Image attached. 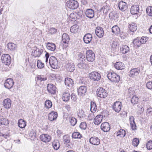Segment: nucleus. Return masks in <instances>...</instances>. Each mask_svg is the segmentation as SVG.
Returning a JSON list of instances; mask_svg holds the SVG:
<instances>
[{"label": "nucleus", "instance_id": "61", "mask_svg": "<svg viewBox=\"0 0 152 152\" xmlns=\"http://www.w3.org/2000/svg\"><path fill=\"white\" fill-rule=\"evenodd\" d=\"M71 99L74 102L77 99V97L74 94H72L71 95Z\"/></svg>", "mask_w": 152, "mask_h": 152}, {"label": "nucleus", "instance_id": "18", "mask_svg": "<svg viewBox=\"0 0 152 152\" xmlns=\"http://www.w3.org/2000/svg\"><path fill=\"white\" fill-rule=\"evenodd\" d=\"M112 32L116 35H120L121 36V34L120 28L117 25H115L111 28Z\"/></svg>", "mask_w": 152, "mask_h": 152}, {"label": "nucleus", "instance_id": "43", "mask_svg": "<svg viewBox=\"0 0 152 152\" xmlns=\"http://www.w3.org/2000/svg\"><path fill=\"white\" fill-rule=\"evenodd\" d=\"M72 137L73 138H80L82 136L79 132H75L72 133Z\"/></svg>", "mask_w": 152, "mask_h": 152}, {"label": "nucleus", "instance_id": "12", "mask_svg": "<svg viewBox=\"0 0 152 152\" xmlns=\"http://www.w3.org/2000/svg\"><path fill=\"white\" fill-rule=\"evenodd\" d=\"M140 72V69L138 68H134L132 69L129 72V76L132 77L137 76Z\"/></svg>", "mask_w": 152, "mask_h": 152}, {"label": "nucleus", "instance_id": "35", "mask_svg": "<svg viewBox=\"0 0 152 152\" xmlns=\"http://www.w3.org/2000/svg\"><path fill=\"white\" fill-rule=\"evenodd\" d=\"M79 26L75 24L72 26L70 28V31L71 32L73 33L77 32L79 31Z\"/></svg>", "mask_w": 152, "mask_h": 152}, {"label": "nucleus", "instance_id": "30", "mask_svg": "<svg viewBox=\"0 0 152 152\" xmlns=\"http://www.w3.org/2000/svg\"><path fill=\"white\" fill-rule=\"evenodd\" d=\"M47 48L49 50L53 51L56 49L55 45L53 43L48 42L46 44Z\"/></svg>", "mask_w": 152, "mask_h": 152}, {"label": "nucleus", "instance_id": "51", "mask_svg": "<svg viewBox=\"0 0 152 152\" xmlns=\"http://www.w3.org/2000/svg\"><path fill=\"white\" fill-rule=\"evenodd\" d=\"M78 58L79 60L82 61H85L86 59L85 56L82 53H80L78 55Z\"/></svg>", "mask_w": 152, "mask_h": 152}, {"label": "nucleus", "instance_id": "24", "mask_svg": "<svg viewBox=\"0 0 152 152\" xmlns=\"http://www.w3.org/2000/svg\"><path fill=\"white\" fill-rule=\"evenodd\" d=\"M103 116L101 115H97L94 118V123L96 125H98L102 121Z\"/></svg>", "mask_w": 152, "mask_h": 152}, {"label": "nucleus", "instance_id": "60", "mask_svg": "<svg viewBox=\"0 0 152 152\" xmlns=\"http://www.w3.org/2000/svg\"><path fill=\"white\" fill-rule=\"evenodd\" d=\"M141 44H144L147 41V38L146 37H142L140 39Z\"/></svg>", "mask_w": 152, "mask_h": 152}, {"label": "nucleus", "instance_id": "48", "mask_svg": "<svg viewBox=\"0 0 152 152\" xmlns=\"http://www.w3.org/2000/svg\"><path fill=\"white\" fill-rule=\"evenodd\" d=\"M146 12L148 15L152 16V7L150 6L147 8Z\"/></svg>", "mask_w": 152, "mask_h": 152}, {"label": "nucleus", "instance_id": "31", "mask_svg": "<svg viewBox=\"0 0 152 152\" xmlns=\"http://www.w3.org/2000/svg\"><path fill=\"white\" fill-rule=\"evenodd\" d=\"M109 17L111 20H115L118 17V14L115 11L111 12L109 14Z\"/></svg>", "mask_w": 152, "mask_h": 152}, {"label": "nucleus", "instance_id": "7", "mask_svg": "<svg viewBox=\"0 0 152 152\" xmlns=\"http://www.w3.org/2000/svg\"><path fill=\"white\" fill-rule=\"evenodd\" d=\"M66 5L67 7L71 9H75L78 7V4L76 1L71 0L67 1Z\"/></svg>", "mask_w": 152, "mask_h": 152}, {"label": "nucleus", "instance_id": "37", "mask_svg": "<svg viewBox=\"0 0 152 152\" xmlns=\"http://www.w3.org/2000/svg\"><path fill=\"white\" fill-rule=\"evenodd\" d=\"M117 136L121 137H124L126 135V132L125 130L121 129L117 133Z\"/></svg>", "mask_w": 152, "mask_h": 152}, {"label": "nucleus", "instance_id": "57", "mask_svg": "<svg viewBox=\"0 0 152 152\" xmlns=\"http://www.w3.org/2000/svg\"><path fill=\"white\" fill-rule=\"evenodd\" d=\"M146 147L149 150L152 149V141H149L146 144Z\"/></svg>", "mask_w": 152, "mask_h": 152}, {"label": "nucleus", "instance_id": "25", "mask_svg": "<svg viewBox=\"0 0 152 152\" xmlns=\"http://www.w3.org/2000/svg\"><path fill=\"white\" fill-rule=\"evenodd\" d=\"M139 8L138 5L132 6L130 9V12L132 15L137 14L139 12Z\"/></svg>", "mask_w": 152, "mask_h": 152}, {"label": "nucleus", "instance_id": "6", "mask_svg": "<svg viewBox=\"0 0 152 152\" xmlns=\"http://www.w3.org/2000/svg\"><path fill=\"white\" fill-rule=\"evenodd\" d=\"M1 60L3 63L7 65H9L10 64L11 58L8 54H4L1 58Z\"/></svg>", "mask_w": 152, "mask_h": 152}, {"label": "nucleus", "instance_id": "23", "mask_svg": "<svg viewBox=\"0 0 152 152\" xmlns=\"http://www.w3.org/2000/svg\"><path fill=\"white\" fill-rule=\"evenodd\" d=\"M11 104V101L10 99H4L3 102V105L4 108L6 109H9Z\"/></svg>", "mask_w": 152, "mask_h": 152}, {"label": "nucleus", "instance_id": "62", "mask_svg": "<svg viewBox=\"0 0 152 152\" xmlns=\"http://www.w3.org/2000/svg\"><path fill=\"white\" fill-rule=\"evenodd\" d=\"M56 29L53 28H50L49 30L50 33L51 34H54L56 32Z\"/></svg>", "mask_w": 152, "mask_h": 152}, {"label": "nucleus", "instance_id": "28", "mask_svg": "<svg viewBox=\"0 0 152 152\" xmlns=\"http://www.w3.org/2000/svg\"><path fill=\"white\" fill-rule=\"evenodd\" d=\"M65 84L67 86L72 87L74 84V82L71 78L67 77L65 79Z\"/></svg>", "mask_w": 152, "mask_h": 152}, {"label": "nucleus", "instance_id": "59", "mask_svg": "<svg viewBox=\"0 0 152 152\" xmlns=\"http://www.w3.org/2000/svg\"><path fill=\"white\" fill-rule=\"evenodd\" d=\"M147 88L150 90H152V82L149 81L146 84Z\"/></svg>", "mask_w": 152, "mask_h": 152}, {"label": "nucleus", "instance_id": "45", "mask_svg": "<svg viewBox=\"0 0 152 152\" xmlns=\"http://www.w3.org/2000/svg\"><path fill=\"white\" fill-rule=\"evenodd\" d=\"M76 14L77 13L76 12L75 13H71L69 15V19L72 21H76L77 19Z\"/></svg>", "mask_w": 152, "mask_h": 152}, {"label": "nucleus", "instance_id": "33", "mask_svg": "<svg viewBox=\"0 0 152 152\" xmlns=\"http://www.w3.org/2000/svg\"><path fill=\"white\" fill-rule=\"evenodd\" d=\"M132 43L134 46L137 47H140L142 44L140 39V38H138L134 39Z\"/></svg>", "mask_w": 152, "mask_h": 152}, {"label": "nucleus", "instance_id": "44", "mask_svg": "<svg viewBox=\"0 0 152 152\" xmlns=\"http://www.w3.org/2000/svg\"><path fill=\"white\" fill-rule=\"evenodd\" d=\"M129 28L131 31L134 32L137 29L136 25L135 23H132L129 25Z\"/></svg>", "mask_w": 152, "mask_h": 152}, {"label": "nucleus", "instance_id": "47", "mask_svg": "<svg viewBox=\"0 0 152 152\" xmlns=\"http://www.w3.org/2000/svg\"><path fill=\"white\" fill-rule=\"evenodd\" d=\"M37 66L38 68L41 69L44 67L45 65L40 60H38L37 62Z\"/></svg>", "mask_w": 152, "mask_h": 152}, {"label": "nucleus", "instance_id": "52", "mask_svg": "<svg viewBox=\"0 0 152 152\" xmlns=\"http://www.w3.org/2000/svg\"><path fill=\"white\" fill-rule=\"evenodd\" d=\"M139 141L137 138H135L132 141V145L134 146H137L139 144Z\"/></svg>", "mask_w": 152, "mask_h": 152}, {"label": "nucleus", "instance_id": "27", "mask_svg": "<svg viewBox=\"0 0 152 152\" xmlns=\"http://www.w3.org/2000/svg\"><path fill=\"white\" fill-rule=\"evenodd\" d=\"M70 39V37L67 34L64 33L63 34L61 41L64 44H68Z\"/></svg>", "mask_w": 152, "mask_h": 152}, {"label": "nucleus", "instance_id": "34", "mask_svg": "<svg viewBox=\"0 0 152 152\" xmlns=\"http://www.w3.org/2000/svg\"><path fill=\"white\" fill-rule=\"evenodd\" d=\"M62 99L64 101H68L70 99V94L66 92H64L62 95Z\"/></svg>", "mask_w": 152, "mask_h": 152}, {"label": "nucleus", "instance_id": "54", "mask_svg": "<svg viewBox=\"0 0 152 152\" xmlns=\"http://www.w3.org/2000/svg\"><path fill=\"white\" fill-rule=\"evenodd\" d=\"M78 115L80 118L84 117L86 116L84 111L81 109L79 110V112L78 113Z\"/></svg>", "mask_w": 152, "mask_h": 152}, {"label": "nucleus", "instance_id": "19", "mask_svg": "<svg viewBox=\"0 0 152 152\" xmlns=\"http://www.w3.org/2000/svg\"><path fill=\"white\" fill-rule=\"evenodd\" d=\"M90 142L94 145H98L100 142V140L96 137H91L89 139Z\"/></svg>", "mask_w": 152, "mask_h": 152}, {"label": "nucleus", "instance_id": "56", "mask_svg": "<svg viewBox=\"0 0 152 152\" xmlns=\"http://www.w3.org/2000/svg\"><path fill=\"white\" fill-rule=\"evenodd\" d=\"M84 61L79 62L77 65L78 67L80 69H82L84 68L86 66V64L83 63Z\"/></svg>", "mask_w": 152, "mask_h": 152}, {"label": "nucleus", "instance_id": "3", "mask_svg": "<svg viewBox=\"0 0 152 152\" xmlns=\"http://www.w3.org/2000/svg\"><path fill=\"white\" fill-rule=\"evenodd\" d=\"M96 94L98 96L101 98H104L107 96V93L106 91L102 87L97 89Z\"/></svg>", "mask_w": 152, "mask_h": 152}, {"label": "nucleus", "instance_id": "15", "mask_svg": "<svg viewBox=\"0 0 152 152\" xmlns=\"http://www.w3.org/2000/svg\"><path fill=\"white\" fill-rule=\"evenodd\" d=\"M92 38V34L90 33H87L84 36L83 40L85 43L88 44L91 42Z\"/></svg>", "mask_w": 152, "mask_h": 152}, {"label": "nucleus", "instance_id": "42", "mask_svg": "<svg viewBox=\"0 0 152 152\" xmlns=\"http://www.w3.org/2000/svg\"><path fill=\"white\" fill-rule=\"evenodd\" d=\"M8 48L10 50H14L16 47V45L12 43H9L7 45Z\"/></svg>", "mask_w": 152, "mask_h": 152}, {"label": "nucleus", "instance_id": "10", "mask_svg": "<svg viewBox=\"0 0 152 152\" xmlns=\"http://www.w3.org/2000/svg\"><path fill=\"white\" fill-rule=\"evenodd\" d=\"M118 6L119 9L122 12L125 11L128 8L127 4L123 1H121L118 2Z\"/></svg>", "mask_w": 152, "mask_h": 152}, {"label": "nucleus", "instance_id": "32", "mask_svg": "<svg viewBox=\"0 0 152 152\" xmlns=\"http://www.w3.org/2000/svg\"><path fill=\"white\" fill-rule=\"evenodd\" d=\"M114 66L118 70H122L124 68V64L121 62H117Z\"/></svg>", "mask_w": 152, "mask_h": 152}, {"label": "nucleus", "instance_id": "17", "mask_svg": "<svg viewBox=\"0 0 152 152\" xmlns=\"http://www.w3.org/2000/svg\"><path fill=\"white\" fill-rule=\"evenodd\" d=\"M101 128L104 132H107L110 129V126L109 123L105 122L102 124Z\"/></svg>", "mask_w": 152, "mask_h": 152}, {"label": "nucleus", "instance_id": "2", "mask_svg": "<svg viewBox=\"0 0 152 152\" xmlns=\"http://www.w3.org/2000/svg\"><path fill=\"white\" fill-rule=\"evenodd\" d=\"M49 63L51 67L53 69H57L58 67L57 60L54 56H51L49 59Z\"/></svg>", "mask_w": 152, "mask_h": 152}, {"label": "nucleus", "instance_id": "4", "mask_svg": "<svg viewBox=\"0 0 152 152\" xmlns=\"http://www.w3.org/2000/svg\"><path fill=\"white\" fill-rule=\"evenodd\" d=\"M86 58L87 60L89 62H92L95 60V54L92 50H88L86 51Z\"/></svg>", "mask_w": 152, "mask_h": 152}, {"label": "nucleus", "instance_id": "64", "mask_svg": "<svg viewBox=\"0 0 152 152\" xmlns=\"http://www.w3.org/2000/svg\"><path fill=\"white\" fill-rule=\"evenodd\" d=\"M88 117L89 120H91L94 118V115L93 113H91L89 114Z\"/></svg>", "mask_w": 152, "mask_h": 152}, {"label": "nucleus", "instance_id": "16", "mask_svg": "<svg viewBox=\"0 0 152 152\" xmlns=\"http://www.w3.org/2000/svg\"><path fill=\"white\" fill-rule=\"evenodd\" d=\"M40 140L43 142H49L51 140L50 136L47 134H44L40 136Z\"/></svg>", "mask_w": 152, "mask_h": 152}, {"label": "nucleus", "instance_id": "41", "mask_svg": "<svg viewBox=\"0 0 152 152\" xmlns=\"http://www.w3.org/2000/svg\"><path fill=\"white\" fill-rule=\"evenodd\" d=\"M138 97L136 96H133L131 100V102L132 104H137L138 102Z\"/></svg>", "mask_w": 152, "mask_h": 152}, {"label": "nucleus", "instance_id": "63", "mask_svg": "<svg viewBox=\"0 0 152 152\" xmlns=\"http://www.w3.org/2000/svg\"><path fill=\"white\" fill-rule=\"evenodd\" d=\"M117 42L115 41H113L112 44V47L113 48H116L117 46Z\"/></svg>", "mask_w": 152, "mask_h": 152}, {"label": "nucleus", "instance_id": "20", "mask_svg": "<svg viewBox=\"0 0 152 152\" xmlns=\"http://www.w3.org/2000/svg\"><path fill=\"white\" fill-rule=\"evenodd\" d=\"M86 16L89 18H92L94 15V10L91 9H87L85 12Z\"/></svg>", "mask_w": 152, "mask_h": 152}, {"label": "nucleus", "instance_id": "5", "mask_svg": "<svg viewBox=\"0 0 152 152\" xmlns=\"http://www.w3.org/2000/svg\"><path fill=\"white\" fill-rule=\"evenodd\" d=\"M89 76L90 79L94 81L100 80L101 77L100 74L96 72H92L90 73Z\"/></svg>", "mask_w": 152, "mask_h": 152}, {"label": "nucleus", "instance_id": "1", "mask_svg": "<svg viewBox=\"0 0 152 152\" xmlns=\"http://www.w3.org/2000/svg\"><path fill=\"white\" fill-rule=\"evenodd\" d=\"M107 76L108 79L113 82H118L120 80V76L113 72H108Z\"/></svg>", "mask_w": 152, "mask_h": 152}, {"label": "nucleus", "instance_id": "13", "mask_svg": "<svg viewBox=\"0 0 152 152\" xmlns=\"http://www.w3.org/2000/svg\"><path fill=\"white\" fill-rule=\"evenodd\" d=\"M95 34L99 38L102 37L104 35V31L102 28L98 26L97 27L95 31Z\"/></svg>", "mask_w": 152, "mask_h": 152}, {"label": "nucleus", "instance_id": "36", "mask_svg": "<svg viewBox=\"0 0 152 152\" xmlns=\"http://www.w3.org/2000/svg\"><path fill=\"white\" fill-rule=\"evenodd\" d=\"M18 126L21 128H23L26 126V122L22 119L19 120L18 122Z\"/></svg>", "mask_w": 152, "mask_h": 152}, {"label": "nucleus", "instance_id": "50", "mask_svg": "<svg viewBox=\"0 0 152 152\" xmlns=\"http://www.w3.org/2000/svg\"><path fill=\"white\" fill-rule=\"evenodd\" d=\"M38 80H40L41 81H44L47 80V78L45 76L43 75H38L37 77Z\"/></svg>", "mask_w": 152, "mask_h": 152}, {"label": "nucleus", "instance_id": "49", "mask_svg": "<svg viewBox=\"0 0 152 152\" xmlns=\"http://www.w3.org/2000/svg\"><path fill=\"white\" fill-rule=\"evenodd\" d=\"M45 105L47 108L49 109L52 106V102L50 100H46L45 102Z\"/></svg>", "mask_w": 152, "mask_h": 152}, {"label": "nucleus", "instance_id": "9", "mask_svg": "<svg viewBox=\"0 0 152 152\" xmlns=\"http://www.w3.org/2000/svg\"><path fill=\"white\" fill-rule=\"evenodd\" d=\"M47 90L48 92L51 94H55L57 92V88L56 87L51 83L48 84Z\"/></svg>", "mask_w": 152, "mask_h": 152}, {"label": "nucleus", "instance_id": "8", "mask_svg": "<svg viewBox=\"0 0 152 152\" xmlns=\"http://www.w3.org/2000/svg\"><path fill=\"white\" fill-rule=\"evenodd\" d=\"M122 106V104L121 102L116 101L114 103L112 107L116 112L118 113L121 111Z\"/></svg>", "mask_w": 152, "mask_h": 152}, {"label": "nucleus", "instance_id": "11", "mask_svg": "<svg viewBox=\"0 0 152 152\" xmlns=\"http://www.w3.org/2000/svg\"><path fill=\"white\" fill-rule=\"evenodd\" d=\"M43 50L37 47L34 48L32 52V55L35 57H39L42 53Z\"/></svg>", "mask_w": 152, "mask_h": 152}, {"label": "nucleus", "instance_id": "55", "mask_svg": "<svg viewBox=\"0 0 152 152\" xmlns=\"http://www.w3.org/2000/svg\"><path fill=\"white\" fill-rule=\"evenodd\" d=\"M86 127L87 124L85 122H81L80 125V127L82 129L85 130L86 129Z\"/></svg>", "mask_w": 152, "mask_h": 152}, {"label": "nucleus", "instance_id": "39", "mask_svg": "<svg viewBox=\"0 0 152 152\" xmlns=\"http://www.w3.org/2000/svg\"><path fill=\"white\" fill-rule=\"evenodd\" d=\"M96 110V106L95 103L93 102H91V111L92 113H94L95 112Z\"/></svg>", "mask_w": 152, "mask_h": 152}, {"label": "nucleus", "instance_id": "40", "mask_svg": "<svg viewBox=\"0 0 152 152\" xmlns=\"http://www.w3.org/2000/svg\"><path fill=\"white\" fill-rule=\"evenodd\" d=\"M9 124V121L7 119L5 118L0 119V126L2 125L7 126Z\"/></svg>", "mask_w": 152, "mask_h": 152}, {"label": "nucleus", "instance_id": "14", "mask_svg": "<svg viewBox=\"0 0 152 152\" xmlns=\"http://www.w3.org/2000/svg\"><path fill=\"white\" fill-rule=\"evenodd\" d=\"M14 85V82L11 78L7 79L4 83V87L8 89L11 88Z\"/></svg>", "mask_w": 152, "mask_h": 152}, {"label": "nucleus", "instance_id": "38", "mask_svg": "<svg viewBox=\"0 0 152 152\" xmlns=\"http://www.w3.org/2000/svg\"><path fill=\"white\" fill-rule=\"evenodd\" d=\"M69 121L71 125L73 126H75L77 123V119L75 118L72 116L69 117Z\"/></svg>", "mask_w": 152, "mask_h": 152}, {"label": "nucleus", "instance_id": "53", "mask_svg": "<svg viewBox=\"0 0 152 152\" xmlns=\"http://www.w3.org/2000/svg\"><path fill=\"white\" fill-rule=\"evenodd\" d=\"M53 146L55 149L58 150L60 147L59 142H53L52 143Z\"/></svg>", "mask_w": 152, "mask_h": 152}, {"label": "nucleus", "instance_id": "22", "mask_svg": "<svg viewBox=\"0 0 152 152\" xmlns=\"http://www.w3.org/2000/svg\"><path fill=\"white\" fill-rule=\"evenodd\" d=\"M58 116L57 113L56 112L52 111L48 114V119L51 121L56 120Z\"/></svg>", "mask_w": 152, "mask_h": 152}, {"label": "nucleus", "instance_id": "46", "mask_svg": "<svg viewBox=\"0 0 152 152\" xmlns=\"http://www.w3.org/2000/svg\"><path fill=\"white\" fill-rule=\"evenodd\" d=\"M63 138L64 139V143L65 144H66V146L67 147H68L69 146V143L70 142L69 137L64 136L63 137Z\"/></svg>", "mask_w": 152, "mask_h": 152}, {"label": "nucleus", "instance_id": "29", "mask_svg": "<svg viewBox=\"0 0 152 152\" xmlns=\"http://www.w3.org/2000/svg\"><path fill=\"white\" fill-rule=\"evenodd\" d=\"M120 50L123 54H126L129 51V48L126 45H121Z\"/></svg>", "mask_w": 152, "mask_h": 152}, {"label": "nucleus", "instance_id": "21", "mask_svg": "<svg viewBox=\"0 0 152 152\" xmlns=\"http://www.w3.org/2000/svg\"><path fill=\"white\" fill-rule=\"evenodd\" d=\"M67 70L70 72L74 71L75 69V65L72 62H69L66 65Z\"/></svg>", "mask_w": 152, "mask_h": 152}, {"label": "nucleus", "instance_id": "26", "mask_svg": "<svg viewBox=\"0 0 152 152\" xmlns=\"http://www.w3.org/2000/svg\"><path fill=\"white\" fill-rule=\"evenodd\" d=\"M87 91L86 87L85 86H81L77 89V92L79 95L82 96Z\"/></svg>", "mask_w": 152, "mask_h": 152}, {"label": "nucleus", "instance_id": "58", "mask_svg": "<svg viewBox=\"0 0 152 152\" xmlns=\"http://www.w3.org/2000/svg\"><path fill=\"white\" fill-rule=\"evenodd\" d=\"M109 10V7L107 5L104 6L102 7L101 8L100 11H103V12L106 13Z\"/></svg>", "mask_w": 152, "mask_h": 152}]
</instances>
